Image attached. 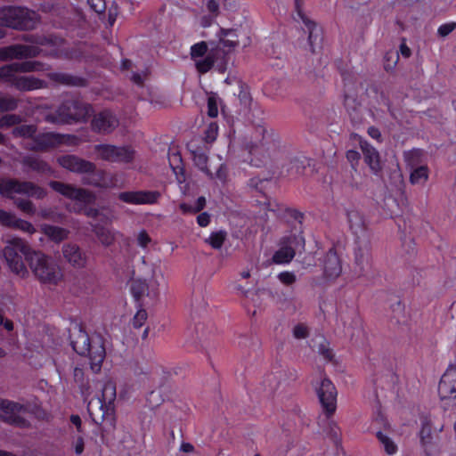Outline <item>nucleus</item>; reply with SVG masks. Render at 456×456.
I'll use <instances>...</instances> for the list:
<instances>
[{
    "label": "nucleus",
    "mask_w": 456,
    "mask_h": 456,
    "mask_svg": "<svg viewBox=\"0 0 456 456\" xmlns=\"http://www.w3.org/2000/svg\"><path fill=\"white\" fill-rule=\"evenodd\" d=\"M19 73H28L35 71H44L48 70L49 66L46 64L38 61H25L22 62H15Z\"/></svg>",
    "instance_id": "f704fd0d"
},
{
    "label": "nucleus",
    "mask_w": 456,
    "mask_h": 456,
    "mask_svg": "<svg viewBox=\"0 0 456 456\" xmlns=\"http://www.w3.org/2000/svg\"><path fill=\"white\" fill-rule=\"evenodd\" d=\"M47 77L53 82L65 85V86H86V79L72 76L68 73H62V72H53L49 73Z\"/></svg>",
    "instance_id": "b1692460"
},
{
    "label": "nucleus",
    "mask_w": 456,
    "mask_h": 456,
    "mask_svg": "<svg viewBox=\"0 0 456 456\" xmlns=\"http://www.w3.org/2000/svg\"><path fill=\"white\" fill-rule=\"evenodd\" d=\"M280 245H283L288 248V249L293 250L296 253L297 249L305 248V239L301 233H291L288 236L282 237L281 239Z\"/></svg>",
    "instance_id": "7c9ffc66"
},
{
    "label": "nucleus",
    "mask_w": 456,
    "mask_h": 456,
    "mask_svg": "<svg viewBox=\"0 0 456 456\" xmlns=\"http://www.w3.org/2000/svg\"><path fill=\"white\" fill-rule=\"evenodd\" d=\"M41 229L45 236L57 243L66 240L69 234V230L51 224H44Z\"/></svg>",
    "instance_id": "cd10ccee"
},
{
    "label": "nucleus",
    "mask_w": 456,
    "mask_h": 456,
    "mask_svg": "<svg viewBox=\"0 0 456 456\" xmlns=\"http://www.w3.org/2000/svg\"><path fill=\"white\" fill-rule=\"evenodd\" d=\"M307 159L305 158H292L289 162L282 167V171L288 175H301L306 167Z\"/></svg>",
    "instance_id": "c85d7f7f"
},
{
    "label": "nucleus",
    "mask_w": 456,
    "mask_h": 456,
    "mask_svg": "<svg viewBox=\"0 0 456 456\" xmlns=\"http://www.w3.org/2000/svg\"><path fill=\"white\" fill-rule=\"evenodd\" d=\"M226 239V232L218 231L212 232L209 238L205 240V242L209 244L213 248L219 249L223 246Z\"/></svg>",
    "instance_id": "09e8293b"
},
{
    "label": "nucleus",
    "mask_w": 456,
    "mask_h": 456,
    "mask_svg": "<svg viewBox=\"0 0 456 456\" xmlns=\"http://www.w3.org/2000/svg\"><path fill=\"white\" fill-rule=\"evenodd\" d=\"M420 442L423 445H427L431 443L432 440V431L431 426L428 422H425L422 424L420 432H419Z\"/></svg>",
    "instance_id": "603ef678"
},
{
    "label": "nucleus",
    "mask_w": 456,
    "mask_h": 456,
    "mask_svg": "<svg viewBox=\"0 0 456 456\" xmlns=\"http://www.w3.org/2000/svg\"><path fill=\"white\" fill-rule=\"evenodd\" d=\"M182 158L179 153H173L169 158V164L174 173L175 174L178 182L181 183L184 182L183 167L180 166Z\"/></svg>",
    "instance_id": "c03bdc74"
},
{
    "label": "nucleus",
    "mask_w": 456,
    "mask_h": 456,
    "mask_svg": "<svg viewBox=\"0 0 456 456\" xmlns=\"http://www.w3.org/2000/svg\"><path fill=\"white\" fill-rule=\"evenodd\" d=\"M58 163L70 172L78 174H93L96 171L94 163L76 155H62L57 159Z\"/></svg>",
    "instance_id": "f8f14e48"
},
{
    "label": "nucleus",
    "mask_w": 456,
    "mask_h": 456,
    "mask_svg": "<svg viewBox=\"0 0 456 456\" xmlns=\"http://www.w3.org/2000/svg\"><path fill=\"white\" fill-rule=\"evenodd\" d=\"M14 194L41 200L46 196L47 192L45 189L30 181H21L16 178H1L0 195L7 199H13Z\"/></svg>",
    "instance_id": "423d86ee"
},
{
    "label": "nucleus",
    "mask_w": 456,
    "mask_h": 456,
    "mask_svg": "<svg viewBox=\"0 0 456 456\" xmlns=\"http://www.w3.org/2000/svg\"><path fill=\"white\" fill-rule=\"evenodd\" d=\"M147 317L146 310L142 308L139 309L133 318V326L136 329L141 328L147 320Z\"/></svg>",
    "instance_id": "6e6d98bb"
},
{
    "label": "nucleus",
    "mask_w": 456,
    "mask_h": 456,
    "mask_svg": "<svg viewBox=\"0 0 456 456\" xmlns=\"http://www.w3.org/2000/svg\"><path fill=\"white\" fill-rule=\"evenodd\" d=\"M347 222L349 224L350 230L358 237L366 230L365 219L362 214L355 209H346Z\"/></svg>",
    "instance_id": "412c9836"
},
{
    "label": "nucleus",
    "mask_w": 456,
    "mask_h": 456,
    "mask_svg": "<svg viewBox=\"0 0 456 456\" xmlns=\"http://www.w3.org/2000/svg\"><path fill=\"white\" fill-rule=\"evenodd\" d=\"M323 268L324 273L330 278H336L342 272L341 261L333 248L327 252L324 257Z\"/></svg>",
    "instance_id": "6ab92c4d"
},
{
    "label": "nucleus",
    "mask_w": 456,
    "mask_h": 456,
    "mask_svg": "<svg viewBox=\"0 0 456 456\" xmlns=\"http://www.w3.org/2000/svg\"><path fill=\"white\" fill-rule=\"evenodd\" d=\"M346 159L351 163V166H356L358 160L360 159V153L356 151L350 150L346 151Z\"/></svg>",
    "instance_id": "338daca9"
},
{
    "label": "nucleus",
    "mask_w": 456,
    "mask_h": 456,
    "mask_svg": "<svg viewBox=\"0 0 456 456\" xmlns=\"http://www.w3.org/2000/svg\"><path fill=\"white\" fill-rule=\"evenodd\" d=\"M293 336L297 339L305 338L309 336V330L304 323H298L293 328Z\"/></svg>",
    "instance_id": "4d7b16f0"
},
{
    "label": "nucleus",
    "mask_w": 456,
    "mask_h": 456,
    "mask_svg": "<svg viewBox=\"0 0 456 456\" xmlns=\"http://www.w3.org/2000/svg\"><path fill=\"white\" fill-rule=\"evenodd\" d=\"M438 393L442 400L456 397V372H444L439 382Z\"/></svg>",
    "instance_id": "f3484780"
},
{
    "label": "nucleus",
    "mask_w": 456,
    "mask_h": 456,
    "mask_svg": "<svg viewBox=\"0 0 456 456\" xmlns=\"http://www.w3.org/2000/svg\"><path fill=\"white\" fill-rule=\"evenodd\" d=\"M40 15L27 7L4 6L0 8V26L16 30H33L40 23Z\"/></svg>",
    "instance_id": "20e7f679"
},
{
    "label": "nucleus",
    "mask_w": 456,
    "mask_h": 456,
    "mask_svg": "<svg viewBox=\"0 0 456 456\" xmlns=\"http://www.w3.org/2000/svg\"><path fill=\"white\" fill-rule=\"evenodd\" d=\"M423 151L419 149H414L404 153V159L411 167H417L422 161Z\"/></svg>",
    "instance_id": "a18cd8bd"
},
{
    "label": "nucleus",
    "mask_w": 456,
    "mask_h": 456,
    "mask_svg": "<svg viewBox=\"0 0 456 456\" xmlns=\"http://www.w3.org/2000/svg\"><path fill=\"white\" fill-rule=\"evenodd\" d=\"M90 7L97 13H102L106 5L104 0H87Z\"/></svg>",
    "instance_id": "680f3d73"
},
{
    "label": "nucleus",
    "mask_w": 456,
    "mask_h": 456,
    "mask_svg": "<svg viewBox=\"0 0 456 456\" xmlns=\"http://www.w3.org/2000/svg\"><path fill=\"white\" fill-rule=\"evenodd\" d=\"M208 51V45L206 42L202 41L193 45L191 48V56L192 59H196L198 57H202L206 54Z\"/></svg>",
    "instance_id": "864d4df0"
},
{
    "label": "nucleus",
    "mask_w": 456,
    "mask_h": 456,
    "mask_svg": "<svg viewBox=\"0 0 456 456\" xmlns=\"http://www.w3.org/2000/svg\"><path fill=\"white\" fill-rule=\"evenodd\" d=\"M20 60H28L44 54V51L37 45L19 44Z\"/></svg>",
    "instance_id": "4c0bfd02"
},
{
    "label": "nucleus",
    "mask_w": 456,
    "mask_h": 456,
    "mask_svg": "<svg viewBox=\"0 0 456 456\" xmlns=\"http://www.w3.org/2000/svg\"><path fill=\"white\" fill-rule=\"evenodd\" d=\"M116 385L112 381H107L103 384L102 388V397L101 401V408L105 406L107 408V411H110L111 412L108 415L110 416V426L112 428L115 427V417L113 415V409H110V406L116 399Z\"/></svg>",
    "instance_id": "a211bd4d"
},
{
    "label": "nucleus",
    "mask_w": 456,
    "mask_h": 456,
    "mask_svg": "<svg viewBox=\"0 0 456 456\" xmlns=\"http://www.w3.org/2000/svg\"><path fill=\"white\" fill-rule=\"evenodd\" d=\"M343 183L354 190H361L363 185V177L357 170L355 165L350 166L343 174Z\"/></svg>",
    "instance_id": "393cba45"
},
{
    "label": "nucleus",
    "mask_w": 456,
    "mask_h": 456,
    "mask_svg": "<svg viewBox=\"0 0 456 456\" xmlns=\"http://www.w3.org/2000/svg\"><path fill=\"white\" fill-rule=\"evenodd\" d=\"M356 244L354 253L355 270L361 275L366 274L372 267L370 241L368 238L361 239L358 237Z\"/></svg>",
    "instance_id": "9d476101"
},
{
    "label": "nucleus",
    "mask_w": 456,
    "mask_h": 456,
    "mask_svg": "<svg viewBox=\"0 0 456 456\" xmlns=\"http://www.w3.org/2000/svg\"><path fill=\"white\" fill-rule=\"evenodd\" d=\"M362 150L364 156V160L370 167V168L377 174L381 170V164L379 160V154L374 147L365 143L362 145Z\"/></svg>",
    "instance_id": "a878e982"
},
{
    "label": "nucleus",
    "mask_w": 456,
    "mask_h": 456,
    "mask_svg": "<svg viewBox=\"0 0 456 456\" xmlns=\"http://www.w3.org/2000/svg\"><path fill=\"white\" fill-rule=\"evenodd\" d=\"M159 196V191H123L118 194V199L130 204H152L157 202Z\"/></svg>",
    "instance_id": "dca6fc26"
},
{
    "label": "nucleus",
    "mask_w": 456,
    "mask_h": 456,
    "mask_svg": "<svg viewBox=\"0 0 456 456\" xmlns=\"http://www.w3.org/2000/svg\"><path fill=\"white\" fill-rule=\"evenodd\" d=\"M21 122V118L16 114H7L0 118V128L18 125Z\"/></svg>",
    "instance_id": "3c124183"
},
{
    "label": "nucleus",
    "mask_w": 456,
    "mask_h": 456,
    "mask_svg": "<svg viewBox=\"0 0 456 456\" xmlns=\"http://www.w3.org/2000/svg\"><path fill=\"white\" fill-rule=\"evenodd\" d=\"M318 353L328 361H332L333 359V353L330 347V343L324 338L318 345Z\"/></svg>",
    "instance_id": "5fc2aeb1"
},
{
    "label": "nucleus",
    "mask_w": 456,
    "mask_h": 456,
    "mask_svg": "<svg viewBox=\"0 0 456 456\" xmlns=\"http://www.w3.org/2000/svg\"><path fill=\"white\" fill-rule=\"evenodd\" d=\"M37 127L34 125H20L15 126L12 134L14 137L30 138L35 135Z\"/></svg>",
    "instance_id": "49530a36"
},
{
    "label": "nucleus",
    "mask_w": 456,
    "mask_h": 456,
    "mask_svg": "<svg viewBox=\"0 0 456 456\" xmlns=\"http://www.w3.org/2000/svg\"><path fill=\"white\" fill-rule=\"evenodd\" d=\"M60 142L58 135L53 133H45L34 137L31 150L35 151H45L55 147Z\"/></svg>",
    "instance_id": "aec40b11"
},
{
    "label": "nucleus",
    "mask_w": 456,
    "mask_h": 456,
    "mask_svg": "<svg viewBox=\"0 0 456 456\" xmlns=\"http://www.w3.org/2000/svg\"><path fill=\"white\" fill-rule=\"evenodd\" d=\"M64 259L75 268H83L86 265L87 256L80 247L72 242L65 243L61 248Z\"/></svg>",
    "instance_id": "4468645a"
},
{
    "label": "nucleus",
    "mask_w": 456,
    "mask_h": 456,
    "mask_svg": "<svg viewBox=\"0 0 456 456\" xmlns=\"http://www.w3.org/2000/svg\"><path fill=\"white\" fill-rule=\"evenodd\" d=\"M215 61L216 58L214 57V55L208 53L203 60L198 61L196 62L197 70L202 74L206 73L212 69Z\"/></svg>",
    "instance_id": "8fccbe9b"
},
{
    "label": "nucleus",
    "mask_w": 456,
    "mask_h": 456,
    "mask_svg": "<svg viewBox=\"0 0 456 456\" xmlns=\"http://www.w3.org/2000/svg\"><path fill=\"white\" fill-rule=\"evenodd\" d=\"M118 125V119L112 111L109 110H104L94 114L91 122L92 129L99 134H110Z\"/></svg>",
    "instance_id": "ddd939ff"
},
{
    "label": "nucleus",
    "mask_w": 456,
    "mask_h": 456,
    "mask_svg": "<svg viewBox=\"0 0 456 456\" xmlns=\"http://www.w3.org/2000/svg\"><path fill=\"white\" fill-rule=\"evenodd\" d=\"M191 155L193 157V162L195 166H197L202 172H204L210 178L213 177L212 172L208 168V156L206 153L200 148L192 150Z\"/></svg>",
    "instance_id": "72a5a7b5"
},
{
    "label": "nucleus",
    "mask_w": 456,
    "mask_h": 456,
    "mask_svg": "<svg viewBox=\"0 0 456 456\" xmlns=\"http://www.w3.org/2000/svg\"><path fill=\"white\" fill-rule=\"evenodd\" d=\"M93 232L101 241V243L104 246H110L115 240L114 233L101 224L93 225Z\"/></svg>",
    "instance_id": "c9c22d12"
},
{
    "label": "nucleus",
    "mask_w": 456,
    "mask_h": 456,
    "mask_svg": "<svg viewBox=\"0 0 456 456\" xmlns=\"http://www.w3.org/2000/svg\"><path fill=\"white\" fill-rule=\"evenodd\" d=\"M218 37L223 47L229 48V51L239 45L238 36L234 29L221 28Z\"/></svg>",
    "instance_id": "2f4dec72"
},
{
    "label": "nucleus",
    "mask_w": 456,
    "mask_h": 456,
    "mask_svg": "<svg viewBox=\"0 0 456 456\" xmlns=\"http://www.w3.org/2000/svg\"><path fill=\"white\" fill-rule=\"evenodd\" d=\"M281 248L277 250L273 256V261L275 264H284L290 262L295 256V252L293 250L288 249V248L283 245H280Z\"/></svg>",
    "instance_id": "79ce46f5"
},
{
    "label": "nucleus",
    "mask_w": 456,
    "mask_h": 456,
    "mask_svg": "<svg viewBox=\"0 0 456 456\" xmlns=\"http://www.w3.org/2000/svg\"><path fill=\"white\" fill-rule=\"evenodd\" d=\"M399 61V53L395 50L387 51L384 56V69L392 72Z\"/></svg>",
    "instance_id": "de8ad7c7"
},
{
    "label": "nucleus",
    "mask_w": 456,
    "mask_h": 456,
    "mask_svg": "<svg viewBox=\"0 0 456 456\" xmlns=\"http://www.w3.org/2000/svg\"><path fill=\"white\" fill-rule=\"evenodd\" d=\"M19 71L15 62L4 65L0 67V80L8 84L10 86H14L16 80L19 78Z\"/></svg>",
    "instance_id": "c756f323"
},
{
    "label": "nucleus",
    "mask_w": 456,
    "mask_h": 456,
    "mask_svg": "<svg viewBox=\"0 0 456 456\" xmlns=\"http://www.w3.org/2000/svg\"><path fill=\"white\" fill-rule=\"evenodd\" d=\"M19 101L12 95L0 94V113L12 111L18 108Z\"/></svg>",
    "instance_id": "37998d69"
},
{
    "label": "nucleus",
    "mask_w": 456,
    "mask_h": 456,
    "mask_svg": "<svg viewBox=\"0 0 456 456\" xmlns=\"http://www.w3.org/2000/svg\"><path fill=\"white\" fill-rule=\"evenodd\" d=\"M218 114L217 102L215 95H210L208 99V115L210 118H216Z\"/></svg>",
    "instance_id": "13d9d810"
},
{
    "label": "nucleus",
    "mask_w": 456,
    "mask_h": 456,
    "mask_svg": "<svg viewBox=\"0 0 456 456\" xmlns=\"http://www.w3.org/2000/svg\"><path fill=\"white\" fill-rule=\"evenodd\" d=\"M91 112L90 104L77 97L69 96L61 102L54 112L45 116V120L53 124H71L85 121Z\"/></svg>",
    "instance_id": "f03ea898"
},
{
    "label": "nucleus",
    "mask_w": 456,
    "mask_h": 456,
    "mask_svg": "<svg viewBox=\"0 0 456 456\" xmlns=\"http://www.w3.org/2000/svg\"><path fill=\"white\" fill-rule=\"evenodd\" d=\"M303 21L309 30L308 41L312 47V52L314 53V45H321L322 41L320 28L314 22L309 20L307 18H303Z\"/></svg>",
    "instance_id": "473e14b6"
},
{
    "label": "nucleus",
    "mask_w": 456,
    "mask_h": 456,
    "mask_svg": "<svg viewBox=\"0 0 456 456\" xmlns=\"http://www.w3.org/2000/svg\"><path fill=\"white\" fill-rule=\"evenodd\" d=\"M0 419L10 425L25 428L28 422L19 416V413L24 410V406L7 399L0 398Z\"/></svg>",
    "instance_id": "9b49d317"
},
{
    "label": "nucleus",
    "mask_w": 456,
    "mask_h": 456,
    "mask_svg": "<svg viewBox=\"0 0 456 456\" xmlns=\"http://www.w3.org/2000/svg\"><path fill=\"white\" fill-rule=\"evenodd\" d=\"M320 403L327 416L334 414L337 409L338 392L333 383L327 378L321 377L313 383Z\"/></svg>",
    "instance_id": "0eeeda50"
},
{
    "label": "nucleus",
    "mask_w": 456,
    "mask_h": 456,
    "mask_svg": "<svg viewBox=\"0 0 456 456\" xmlns=\"http://www.w3.org/2000/svg\"><path fill=\"white\" fill-rule=\"evenodd\" d=\"M285 212L288 214L289 217L298 221L299 223H302V220L304 218L303 213L294 208H286Z\"/></svg>",
    "instance_id": "774afa93"
},
{
    "label": "nucleus",
    "mask_w": 456,
    "mask_h": 456,
    "mask_svg": "<svg viewBox=\"0 0 456 456\" xmlns=\"http://www.w3.org/2000/svg\"><path fill=\"white\" fill-rule=\"evenodd\" d=\"M46 86V82L42 79L33 76H20L13 87L21 92H28Z\"/></svg>",
    "instance_id": "4be33fe9"
},
{
    "label": "nucleus",
    "mask_w": 456,
    "mask_h": 456,
    "mask_svg": "<svg viewBox=\"0 0 456 456\" xmlns=\"http://www.w3.org/2000/svg\"><path fill=\"white\" fill-rule=\"evenodd\" d=\"M31 250L32 248L20 238L8 240L3 249V256L8 267L21 278L28 274L24 260L27 262V255Z\"/></svg>",
    "instance_id": "39448f33"
},
{
    "label": "nucleus",
    "mask_w": 456,
    "mask_h": 456,
    "mask_svg": "<svg viewBox=\"0 0 456 456\" xmlns=\"http://www.w3.org/2000/svg\"><path fill=\"white\" fill-rule=\"evenodd\" d=\"M49 186L56 192L70 200H78L86 204L93 203L95 200V196L93 192L84 188H77L73 184L59 181H51Z\"/></svg>",
    "instance_id": "1a4fd4ad"
},
{
    "label": "nucleus",
    "mask_w": 456,
    "mask_h": 456,
    "mask_svg": "<svg viewBox=\"0 0 456 456\" xmlns=\"http://www.w3.org/2000/svg\"><path fill=\"white\" fill-rule=\"evenodd\" d=\"M455 28L456 22L445 23L439 27L437 33L440 37H444L452 32Z\"/></svg>",
    "instance_id": "052dcab7"
},
{
    "label": "nucleus",
    "mask_w": 456,
    "mask_h": 456,
    "mask_svg": "<svg viewBox=\"0 0 456 456\" xmlns=\"http://www.w3.org/2000/svg\"><path fill=\"white\" fill-rule=\"evenodd\" d=\"M22 165L39 174H50L53 172L49 164L39 158L25 156L21 160Z\"/></svg>",
    "instance_id": "bb28decb"
},
{
    "label": "nucleus",
    "mask_w": 456,
    "mask_h": 456,
    "mask_svg": "<svg viewBox=\"0 0 456 456\" xmlns=\"http://www.w3.org/2000/svg\"><path fill=\"white\" fill-rule=\"evenodd\" d=\"M151 239L149 236V234L146 232V231L143 230V231L140 232V233L138 234L137 241L141 247L146 248L148 246V244L151 242Z\"/></svg>",
    "instance_id": "0e129e2a"
},
{
    "label": "nucleus",
    "mask_w": 456,
    "mask_h": 456,
    "mask_svg": "<svg viewBox=\"0 0 456 456\" xmlns=\"http://www.w3.org/2000/svg\"><path fill=\"white\" fill-rule=\"evenodd\" d=\"M27 264L34 276L42 283L56 285L62 278L61 271L52 256L32 248Z\"/></svg>",
    "instance_id": "7ed1b4c3"
},
{
    "label": "nucleus",
    "mask_w": 456,
    "mask_h": 456,
    "mask_svg": "<svg viewBox=\"0 0 456 456\" xmlns=\"http://www.w3.org/2000/svg\"><path fill=\"white\" fill-rule=\"evenodd\" d=\"M0 224L5 228L20 230L30 234L36 232L33 224L19 218L14 213L0 209Z\"/></svg>",
    "instance_id": "2eb2a0df"
},
{
    "label": "nucleus",
    "mask_w": 456,
    "mask_h": 456,
    "mask_svg": "<svg viewBox=\"0 0 456 456\" xmlns=\"http://www.w3.org/2000/svg\"><path fill=\"white\" fill-rule=\"evenodd\" d=\"M376 436L387 454L393 455L396 453L398 448L391 437L381 431L377 432Z\"/></svg>",
    "instance_id": "ea45409f"
},
{
    "label": "nucleus",
    "mask_w": 456,
    "mask_h": 456,
    "mask_svg": "<svg viewBox=\"0 0 456 456\" xmlns=\"http://www.w3.org/2000/svg\"><path fill=\"white\" fill-rule=\"evenodd\" d=\"M11 200L13 205L24 214L28 216H34L36 214L37 208L31 200L23 198H16L14 196L13 199Z\"/></svg>",
    "instance_id": "e433bc0d"
},
{
    "label": "nucleus",
    "mask_w": 456,
    "mask_h": 456,
    "mask_svg": "<svg viewBox=\"0 0 456 456\" xmlns=\"http://www.w3.org/2000/svg\"><path fill=\"white\" fill-rule=\"evenodd\" d=\"M96 219L99 220L100 222L107 224H110L113 221L114 215L110 211H108V212L100 211V215Z\"/></svg>",
    "instance_id": "69168bd1"
},
{
    "label": "nucleus",
    "mask_w": 456,
    "mask_h": 456,
    "mask_svg": "<svg viewBox=\"0 0 456 456\" xmlns=\"http://www.w3.org/2000/svg\"><path fill=\"white\" fill-rule=\"evenodd\" d=\"M410 182L412 184L424 183L428 178V168L427 166H419L411 168Z\"/></svg>",
    "instance_id": "58836bf2"
},
{
    "label": "nucleus",
    "mask_w": 456,
    "mask_h": 456,
    "mask_svg": "<svg viewBox=\"0 0 456 456\" xmlns=\"http://www.w3.org/2000/svg\"><path fill=\"white\" fill-rule=\"evenodd\" d=\"M130 290L134 299L139 302L141 298L145 295L157 298L159 297V290L153 289L149 292V285L145 280L136 279L132 280Z\"/></svg>",
    "instance_id": "5701e85b"
},
{
    "label": "nucleus",
    "mask_w": 456,
    "mask_h": 456,
    "mask_svg": "<svg viewBox=\"0 0 456 456\" xmlns=\"http://www.w3.org/2000/svg\"><path fill=\"white\" fill-rule=\"evenodd\" d=\"M217 134V126L215 124H210L206 130V142H212L216 140Z\"/></svg>",
    "instance_id": "e2e57ef3"
},
{
    "label": "nucleus",
    "mask_w": 456,
    "mask_h": 456,
    "mask_svg": "<svg viewBox=\"0 0 456 456\" xmlns=\"http://www.w3.org/2000/svg\"><path fill=\"white\" fill-rule=\"evenodd\" d=\"M94 151L98 157L110 162H131L134 157V151L127 146L118 147L111 144H97Z\"/></svg>",
    "instance_id": "6e6552de"
},
{
    "label": "nucleus",
    "mask_w": 456,
    "mask_h": 456,
    "mask_svg": "<svg viewBox=\"0 0 456 456\" xmlns=\"http://www.w3.org/2000/svg\"><path fill=\"white\" fill-rule=\"evenodd\" d=\"M278 278L285 285H291L297 281L295 273L291 272H282Z\"/></svg>",
    "instance_id": "bf43d9fd"
},
{
    "label": "nucleus",
    "mask_w": 456,
    "mask_h": 456,
    "mask_svg": "<svg viewBox=\"0 0 456 456\" xmlns=\"http://www.w3.org/2000/svg\"><path fill=\"white\" fill-rule=\"evenodd\" d=\"M20 60L19 44L0 48V61Z\"/></svg>",
    "instance_id": "a19ab883"
},
{
    "label": "nucleus",
    "mask_w": 456,
    "mask_h": 456,
    "mask_svg": "<svg viewBox=\"0 0 456 456\" xmlns=\"http://www.w3.org/2000/svg\"><path fill=\"white\" fill-rule=\"evenodd\" d=\"M69 341L73 350L79 355H87L92 370H100L106 356L102 338H90L79 323H74L69 329Z\"/></svg>",
    "instance_id": "f257e3e1"
}]
</instances>
